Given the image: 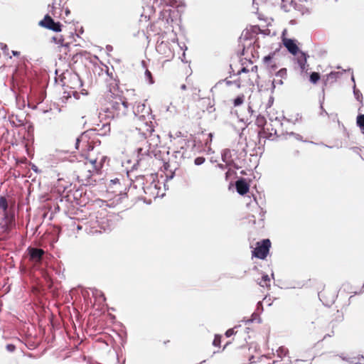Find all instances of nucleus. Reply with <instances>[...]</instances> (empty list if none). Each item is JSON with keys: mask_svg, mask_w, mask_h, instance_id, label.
<instances>
[{"mask_svg": "<svg viewBox=\"0 0 364 364\" xmlns=\"http://www.w3.org/2000/svg\"><path fill=\"white\" fill-rule=\"evenodd\" d=\"M238 328H239V327L235 326V327H234L232 328L228 329L226 331V333H225L226 336L227 337H230V336H231L232 335L236 336L238 333V332H239Z\"/></svg>", "mask_w": 364, "mask_h": 364, "instance_id": "30", "label": "nucleus"}, {"mask_svg": "<svg viewBox=\"0 0 364 364\" xmlns=\"http://www.w3.org/2000/svg\"><path fill=\"white\" fill-rule=\"evenodd\" d=\"M283 43L291 54L296 55L299 52V48L292 39L284 38L283 40Z\"/></svg>", "mask_w": 364, "mask_h": 364, "instance_id": "19", "label": "nucleus"}, {"mask_svg": "<svg viewBox=\"0 0 364 364\" xmlns=\"http://www.w3.org/2000/svg\"><path fill=\"white\" fill-rule=\"evenodd\" d=\"M221 343V337L220 336H215L213 342V346H220Z\"/></svg>", "mask_w": 364, "mask_h": 364, "instance_id": "34", "label": "nucleus"}, {"mask_svg": "<svg viewBox=\"0 0 364 364\" xmlns=\"http://www.w3.org/2000/svg\"><path fill=\"white\" fill-rule=\"evenodd\" d=\"M321 75L318 73L313 72L309 77V80L313 84H316L320 80Z\"/></svg>", "mask_w": 364, "mask_h": 364, "instance_id": "26", "label": "nucleus"}, {"mask_svg": "<svg viewBox=\"0 0 364 364\" xmlns=\"http://www.w3.org/2000/svg\"><path fill=\"white\" fill-rule=\"evenodd\" d=\"M272 56L271 55H268L267 56H265L263 59V61L265 64H267L269 65V63H270V61L272 60Z\"/></svg>", "mask_w": 364, "mask_h": 364, "instance_id": "39", "label": "nucleus"}, {"mask_svg": "<svg viewBox=\"0 0 364 364\" xmlns=\"http://www.w3.org/2000/svg\"><path fill=\"white\" fill-rule=\"evenodd\" d=\"M96 135L93 130H87L82 133L76 139L75 146L82 156H85V160L95 164L97 167H100L102 161H109V159L105 155L101 142L96 139Z\"/></svg>", "mask_w": 364, "mask_h": 364, "instance_id": "1", "label": "nucleus"}, {"mask_svg": "<svg viewBox=\"0 0 364 364\" xmlns=\"http://www.w3.org/2000/svg\"><path fill=\"white\" fill-rule=\"evenodd\" d=\"M154 115L151 113L149 114V117L146 115H141V117L134 118V127L142 135L146 137L149 135L153 136L154 132Z\"/></svg>", "mask_w": 364, "mask_h": 364, "instance_id": "4", "label": "nucleus"}, {"mask_svg": "<svg viewBox=\"0 0 364 364\" xmlns=\"http://www.w3.org/2000/svg\"><path fill=\"white\" fill-rule=\"evenodd\" d=\"M245 101V95L243 94H241L238 95L235 99L233 100V105L234 107H238L243 104Z\"/></svg>", "mask_w": 364, "mask_h": 364, "instance_id": "25", "label": "nucleus"}, {"mask_svg": "<svg viewBox=\"0 0 364 364\" xmlns=\"http://www.w3.org/2000/svg\"><path fill=\"white\" fill-rule=\"evenodd\" d=\"M343 75L341 72H331L328 75H326L323 80L324 86H327L328 84H333L337 81L338 78Z\"/></svg>", "mask_w": 364, "mask_h": 364, "instance_id": "18", "label": "nucleus"}, {"mask_svg": "<svg viewBox=\"0 0 364 364\" xmlns=\"http://www.w3.org/2000/svg\"><path fill=\"white\" fill-rule=\"evenodd\" d=\"M301 71H304V70H307V68L309 67V65L306 63V64H301L299 65Z\"/></svg>", "mask_w": 364, "mask_h": 364, "instance_id": "40", "label": "nucleus"}, {"mask_svg": "<svg viewBox=\"0 0 364 364\" xmlns=\"http://www.w3.org/2000/svg\"><path fill=\"white\" fill-rule=\"evenodd\" d=\"M63 86L71 90H77L82 87V82L77 75L69 74L68 77H64L62 80Z\"/></svg>", "mask_w": 364, "mask_h": 364, "instance_id": "8", "label": "nucleus"}, {"mask_svg": "<svg viewBox=\"0 0 364 364\" xmlns=\"http://www.w3.org/2000/svg\"><path fill=\"white\" fill-rule=\"evenodd\" d=\"M258 134L260 137H264L267 139H269L272 136L277 135V129L273 127L272 124H269L267 125L265 128L263 129H260L258 132Z\"/></svg>", "mask_w": 364, "mask_h": 364, "instance_id": "14", "label": "nucleus"}, {"mask_svg": "<svg viewBox=\"0 0 364 364\" xmlns=\"http://www.w3.org/2000/svg\"><path fill=\"white\" fill-rule=\"evenodd\" d=\"M255 124L261 128V129H263L267 125L266 118L264 116L258 115L255 120Z\"/></svg>", "mask_w": 364, "mask_h": 364, "instance_id": "21", "label": "nucleus"}, {"mask_svg": "<svg viewBox=\"0 0 364 364\" xmlns=\"http://www.w3.org/2000/svg\"><path fill=\"white\" fill-rule=\"evenodd\" d=\"M279 84H282V80H279V82H278Z\"/></svg>", "mask_w": 364, "mask_h": 364, "instance_id": "46", "label": "nucleus"}, {"mask_svg": "<svg viewBox=\"0 0 364 364\" xmlns=\"http://www.w3.org/2000/svg\"><path fill=\"white\" fill-rule=\"evenodd\" d=\"M204 161H205V159L203 157H197L195 159V164L196 165H200V164H203Z\"/></svg>", "mask_w": 364, "mask_h": 364, "instance_id": "38", "label": "nucleus"}, {"mask_svg": "<svg viewBox=\"0 0 364 364\" xmlns=\"http://www.w3.org/2000/svg\"><path fill=\"white\" fill-rule=\"evenodd\" d=\"M338 313V316L336 317V318L335 320H332L329 324H328V328H331L332 330H331V333H326L324 336H323V339H325L327 337H331L334 335V331L333 329L337 328L338 324L340 323H341L343 321V314H341L338 313V311H337Z\"/></svg>", "mask_w": 364, "mask_h": 364, "instance_id": "16", "label": "nucleus"}, {"mask_svg": "<svg viewBox=\"0 0 364 364\" xmlns=\"http://www.w3.org/2000/svg\"><path fill=\"white\" fill-rule=\"evenodd\" d=\"M102 129H104L103 134H107L110 132L111 128L109 124H105L102 126Z\"/></svg>", "mask_w": 364, "mask_h": 364, "instance_id": "36", "label": "nucleus"}, {"mask_svg": "<svg viewBox=\"0 0 364 364\" xmlns=\"http://www.w3.org/2000/svg\"><path fill=\"white\" fill-rule=\"evenodd\" d=\"M248 109L250 112H253L252 107L250 106H249Z\"/></svg>", "mask_w": 364, "mask_h": 364, "instance_id": "44", "label": "nucleus"}, {"mask_svg": "<svg viewBox=\"0 0 364 364\" xmlns=\"http://www.w3.org/2000/svg\"><path fill=\"white\" fill-rule=\"evenodd\" d=\"M318 297L325 305L328 306L335 301L336 295L335 291L323 288L318 292Z\"/></svg>", "mask_w": 364, "mask_h": 364, "instance_id": "10", "label": "nucleus"}, {"mask_svg": "<svg viewBox=\"0 0 364 364\" xmlns=\"http://www.w3.org/2000/svg\"><path fill=\"white\" fill-rule=\"evenodd\" d=\"M63 188L64 191L66 189V186H63Z\"/></svg>", "mask_w": 364, "mask_h": 364, "instance_id": "47", "label": "nucleus"}, {"mask_svg": "<svg viewBox=\"0 0 364 364\" xmlns=\"http://www.w3.org/2000/svg\"><path fill=\"white\" fill-rule=\"evenodd\" d=\"M145 75H146V78L148 79L150 84L154 83V79L152 77V74L149 70H146Z\"/></svg>", "mask_w": 364, "mask_h": 364, "instance_id": "33", "label": "nucleus"}, {"mask_svg": "<svg viewBox=\"0 0 364 364\" xmlns=\"http://www.w3.org/2000/svg\"><path fill=\"white\" fill-rule=\"evenodd\" d=\"M52 41L55 43L56 44H59L60 46H68V44L66 43V44H64V38L63 37V36H53L52 38Z\"/></svg>", "mask_w": 364, "mask_h": 364, "instance_id": "28", "label": "nucleus"}, {"mask_svg": "<svg viewBox=\"0 0 364 364\" xmlns=\"http://www.w3.org/2000/svg\"><path fill=\"white\" fill-rule=\"evenodd\" d=\"M61 181H62V180H61V179H60V180L58 181V183H59V185H58V186H59L60 187V183H61Z\"/></svg>", "mask_w": 364, "mask_h": 364, "instance_id": "45", "label": "nucleus"}, {"mask_svg": "<svg viewBox=\"0 0 364 364\" xmlns=\"http://www.w3.org/2000/svg\"><path fill=\"white\" fill-rule=\"evenodd\" d=\"M119 179L118 178H116V179H114V180H111V183H113V184H115L117 183H119Z\"/></svg>", "mask_w": 364, "mask_h": 364, "instance_id": "42", "label": "nucleus"}, {"mask_svg": "<svg viewBox=\"0 0 364 364\" xmlns=\"http://www.w3.org/2000/svg\"><path fill=\"white\" fill-rule=\"evenodd\" d=\"M258 68L257 65L252 66L251 70L243 68L240 71H238V75L242 74H248L249 80L250 81V85H254L255 81H257L259 77L257 74Z\"/></svg>", "mask_w": 364, "mask_h": 364, "instance_id": "12", "label": "nucleus"}, {"mask_svg": "<svg viewBox=\"0 0 364 364\" xmlns=\"http://www.w3.org/2000/svg\"><path fill=\"white\" fill-rule=\"evenodd\" d=\"M235 187L237 193L242 196L245 195L250 191V186L245 178L237 181Z\"/></svg>", "mask_w": 364, "mask_h": 364, "instance_id": "15", "label": "nucleus"}, {"mask_svg": "<svg viewBox=\"0 0 364 364\" xmlns=\"http://www.w3.org/2000/svg\"><path fill=\"white\" fill-rule=\"evenodd\" d=\"M144 191L145 194L147 195L150 198H156L159 193L156 188V185L153 183H151L149 186L144 187Z\"/></svg>", "mask_w": 364, "mask_h": 364, "instance_id": "20", "label": "nucleus"}, {"mask_svg": "<svg viewBox=\"0 0 364 364\" xmlns=\"http://www.w3.org/2000/svg\"><path fill=\"white\" fill-rule=\"evenodd\" d=\"M0 49L2 50L3 54L5 56H7L9 58H11V55H10L9 49L7 45L4 43H0Z\"/></svg>", "mask_w": 364, "mask_h": 364, "instance_id": "29", "label": "nucleus"}, {"mask_svg": "<svg viewBox=\"0 0 364 364\" xmlns=\"http://www.w3.org/2000/svg\"><path fill=\"white\" fill-rule=\"evenodd\" d=\"M28 252L29 260L32 262L35 266L40 265L46 253L45 251L40 248L28 247Z\"/></svg>", "mask_w": 364, "mask_h": 364, "instance_id": "9", "label": "nucleus"}, {"mask_svg": "<svg viewBox=\"0 0 364 364\" xmlns=\"http://www.w3.org/2000/svg\"><path fill=\"white\" fill-rule=\"evenodd\" d=\"M277 354L280 358H285L288 357L287 359H290V358L288 356L289 355V350L287 348L284 346L279 347L277 350Z\"/></svg>", "mask_w": 364, "mask_h": 364, "instance_id": "23", "label": "nucleus"}, {"mask_svg": "<svg viewBox=\"0 0 364 364\" xmlns=\"http://www.w3.org/2000/svg\"><path fill=\"white\" fill-rule=\"evenodd\" d=\"M6 348L9 352H14L16 350V346L14 344L9 343L6 346Z\"/></svg>", "mask_w": 364, "mask_h": 364, "instance_id": "37", "label": "nucleus"}, {"mask_svg": "<svg viewBox=\"0 0 364 364\" xmlns=\"http://www.w3.org/2000/svg\"><path fill=\"white\" fill-rule=\"evenodd\" d=\"M357 124L364 131V114H359L357 117Z\"/></svg>", "mask_w": 364, "mask_h": 364, "instance_id": "31", "label": "nucleus"}, {"mask_svg": "<svg viewBox=\"0 0 364 364\" xmlns=\"http://www.w3.org/2000/svg\"><path fill=\"white\" fill-rule=\"evenodd\" d=\"M271 241L269 239H264L256 243V247L252 250V257L260 259H264L271 247Z\"/></svg>", "mask_w": 364, "mask_h": 364, "instance_id": "5", "label": "nucleus"}, {"mask_svg": "<svg viewBox=\"0 0 364 364\" xmlns=\"http://www.w3.org/2000/svg\"><path fill=\"white\" fill-rule=\"evenodd\" d=\"M106 98L114 117L123 118L127 115L129 103L124 96L109 92Z\"/></svg>", "mask_w": 364, "mask_h": 364, "instance_id": "2", "label": "nucleus"}, {"mask_svg": "<svg viewBox=\"0 0 364 364\" xmlns=\"http://www.w3.org/2000/svg\"><path fill=\"white\" fill-rule=\"evenodd\" d=\"M14 225V214L13 213L3 214L0 218V234L8 235Z\"/></svg>", "mask_w": 364, "mask_h": 364, "instance_id": "6", "label": "nucleus"}, {"mask_svg": "<svg viewBox=\"0 0 364 364\" xmlns=\"http://www.w3.org/2000/svg\"><path fill=\"white\" fill-rule=\"evenodd\" d=\"M258 284L262 287H270V279L267 274H264L262 276L261 280L258 282Z\"/></svg>", "mask_w": 364, "mask_h": 364, "instance_id": "24", "label": "nucleus"}, {"mask_svg": "<svg viewBox=\"0 0 364 364\" xmlns=\"http://www.w3.org/2000/svg\"><path fill=\"white\" fill-rule=\"evenodd\" d=\"M39 25L43 28L55 32L61 31L63 26L60 22H55L51 16L48 14H46L44 18L39 22Z\"/></svg>", "mask_w": 364, "mask_h": 364, "instance_id": "7", "label": "nucleus"}, {"mask_svg": "<svg viewBox=\"0 0 364 364\" xmlns=\"http://www.w3.org/2000/svg\"><path fill=\"white\" fill-rule=\"evenodd\" d=\"M156 51L164 58H169L173 55V53L168 42L161 41L158 43L156 46Z\"/></svg>", "mask_w": 364, "mask_h": 364, "instance_id": "13", "label": "nucleus"}, {"mask_svg": "<svg viewBox=\"0 0 364 364\" xmlns=\"http://www.w3.org/2000/svg\"><path fill=\"white\" fill-rule=\"evenodd\" d=\"M9 204L6 198L4 196H0V210L3 211V213H9L8 210Z\"/></svg>", "mask_w": 364, "mask_h": 364, "instance_id": "22", "label": "nucleus"}, {"mask_svg": "<svg viewBox=\"0 0 364 364\" xmlns=\"http://www.w3.org/2000/svg\"><path fill=\"white\" fill-rule=\"evenodd\" d=\"M291 363L290 359L287 360V363H281L279 361H274L272 363H268V364H290ZM250 364H263L262 362V360L257 362H252Z\"/></svg>", "mask_w": 364, "mask_h": 364, "instance_id": "32", "label": "nucleus"}, {"mask_svg": "<svg viewBox=\"0 0 364 364\" xmlns=\"http://www.w3.org/2000/svg\"><path fill=\"white\" fill-rule=\"evenodd\" d=\"M11 53L14 56H18L20 55V52L18 51L12 50Z\"/></svg>", "mask_w": 364, "mask_h": 364, "instance_id": "41", "label": "nucleus"}, {"mask_svg": "<svg viewBox=\"0 0 364 364\" xmlns=\"http://www.w3.org/2000/svg\"><path fill=\"white\" fill-rule=\"evenodd\" d=\"M133 112L135 117L146 114V117H149V114L151 113V109L149 106H146L144 103L136 102V104L133 106Z\"/></svg>", "mask_w": 364, "mask_h": 364, "instance_id": "11", "label": "nucleus"}, {"mask_svg": "<svg viewBox=\"0 0 364 364\" xmlns=\"http://www.w3.org/2000/svg\"><path fill=\"white\" fill-rule=\"evenodd\" d=\"M181 90H186V85H184V84H183V85H182L181 86Z\"/></svg>", "mask_w": 364, "mask_h": 364, "instance_id": "43", "label": "nucleus"}, {"mask_svg": "<svg viewBox=\"0 0 364 364\" xmlns=\"http://www.w3.org/2000/svg\"><path fill=\"white\" fill-rule=\"evenodd\" d=\"M240 75V77L237 80H235L234 82L227 81L226 84L228 85H230L232 83H234L236 85V86L237 87H240L241 86H245V85H250V86L251 85L250 84V81L249 80L248 74H242V75Z\"/></svg>", "mask_w": 364, "mask_h": 364, "instance_id": "17", "label": "nucleus"}, {"mask_svg": "<svg viewBox=\"0 0 364 364\" xmlns=\"http://www.w3.org/2000/svg\"><path fill=\"white\" fill-rule=\"evenodd\" d=\"M287 76V70L283 68L279 70L277 73V77H280L281 78L286 77Z\"/></svg>", "mask_w": 364, "mask_h": 364, "instance_id": "35", "label": "nucleus"}, {"mask_svg": "<svg viewBox=\"0 0 364 364\" xmlns=\"http://www.w3.org/2000/svg\"><path fill=\"white\" fill-rule=\"evenodd\" d=\"M306 61H307L306 55L303 52H300L299 56L297 57V63H298L299 65H300L301 64H306Z\"/></svg>", "mask_w": 364, "mask_h": 364, "instance_id": "27", "label": "nucleus"}, {"mask_svg": "<svg viewBox=\"0 0 364 364\" xmlns=\"http://www.w3.org/2000/svg\"><path fill=\"white\" fill-rule=\"evenodd\" d=\"M105 163V161H102L100 164V167H97L95 164L87 160L83 163H79L76 169L77 177L81 178L82 181H85L89 183L93 174H99L100 173Z\"/></svg>", "mask_w": 364, "mask_h": 364, "instance_id": "3", "label": "nucleus"}]
</instances>
